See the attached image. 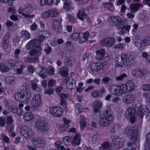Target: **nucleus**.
I'll return each instance as SVG.
<instances>
[{"label":"nucleus","instance_id":"nucleus-44","mask_svg":"<svg viewBox=\"0 0 150 150\" xmlns=\"http://www.w3.org/2000/svg\"><path fill=\"white\" fill-rule=\"evenodd\" d=\"M55 146L58 150H63L64 149V147L61 145V142L60 141H57L54 143Z\"/></svg>","mask_w":150,"mask_h":150},{"label":"nucleus","instance_id":"nucleus-11","mask_svg":"<svg viewBox=\"0 0 150 150\" xmlns=\"http://www.w3.org/2000/svg\"><path fill=\"white\" fill-rule=\"evenodd\" d=\"M124 139L117 136H114L112 139V143L113 148L115 149L122 147L125 143Z\"/></svg>","mask_w":150,"mask_h":150},{"label":"nucleus","instance_id":"nucleus-19","mask_svg":"<svg viewBox=\"0 0 150 150\" xmlns=\"http://www.w3.org/2000/svg\"><path fill=\"white\" fill-rule=\"evenodd\" d=\"M132 75L137 79L142 78L144 74V72L143 69H134L132 71Z\"/></svg>","mask_w":150,"mask_h":150},{"label":"nucleus","instance_id":"nucleus-5","mask_svg":"<svg viewBox=\"0 0 150 150\" xmlns=\"http://www.w3.org/2000/svg\"><path fill=\"white\" fill-rule=\"evenodd\" d=\"M121 64L129 67L133 63L134 57L132 55H130L127 53H122L121 54Z\"/></svg>","mask_w":150,"mask_h":150},{"label":"nucleus","instance_id":"nucleus-12","mask_svg":"<svg viewBox=\"0 0 150 150\" xmlns=\"http://www.w3.org/2000/svg\"><path fill=\"white\" fill-rule=\"evenodd\" d=\"M24 105L22 103H20L18 105L19 108L14 107L13 105H10L7 108L9 111L14 113L16 115L20 116L22 113L23 111L21 109L23 107Z\"/></svg>","mask_w":150,"mask_h":150},{"label":"nucleus","instance_id":"nucleus-17","mask_svg":"<svg viewBox=\"0 0 150 150\" xmlns=\"http://www.w3.org/2000/svg\"><path fill=\"white\" fill-rule=\"evenodd\" d=\"M114 38L108 37L102 40L101 43L102 45L103 46L109 47L114 45Z\"/></svg>","mask_w":150,"mask_h":150},{"label":"nucleus","instance_id":"nucleus-25","mask_svg":"<svg viewBox=\"0 0 150 150\" xmlns=\"http://www.w3.org/2000/svg\"><path fill=\"white\" fill-rule=\"evenodd\" d=\"M33 117V113L30 112L25 113L23 116V119L26 121L29 122L31 120Z\"/></svg>","mask_w":150,"mask_h":150},{"label":"nucleus","instance_id":"nucleus-60","mask_svg":"<svg viewBox=\"0 0 150 150\" xmlns=\"http://www.w3.org/2000/svg\"><path fill=\"white\" fill-rule=\"evenodd\" d=\"M32 44V43L31 40L26 45V48L28 50H30L33 47Z\"/></svg>","mask_w":150,"mask_h":150},{"label":"nucleus","instance_id":"nucleus-24","mask_svg":"<svg viewBox=\"0 0 150 150\" xmlns=\"http://www.w3.org/2000/svg\"><path fill=\"white\" fill-rule=\"evenodd\" d=\"M123 100L127 103H132L135 100V98L132 94H129L124 96Z\"/></svg>","mask_w":150,"mask_h":150},{"label":"nucleus","instance_id":"nucleus-10","mask_svg":"<svg viewBox=\"0 0 150 150\" xmlns=\"http://www.w3.org/2000/svg\"><path fill=\"white\" fill-rule=\"evenodd\" d=\"M97 59L99 61H103L104 62H107L109 59V57L106 54L104 49H101L98 50L96 51Z\"/></svg>","mask_w":150,"mask_h":150},{"label":"nucleus","instance_id":"nucleus-21","mask_svg":"<svg viewBox=\"0 0 150 150\" xmlns=\"http://www.w3.org/2000/svg\"><path fill=\"white\" fill-rule=\"evenodd\" d=\"M103 67V65L100 62L93 63L91 64V69L93 72H97L102 69Z\"/></svg>","mask_w":150,"mask_h":150},{"label":"nucleus","instance_id":"nucleus-20","mask_svg":"<svg viewBox=\"0 0 150 150\" xmlns=\"http://www.w3.org/2000/svg\"><path fill=\"white\" fill-rule=\"evenodd\" d=\"M88 11L85 9H82L80 10L79 12L77 14V17L82 21L86 18L88 17Z\"/></svg>","mask_w":150,"mask_h":150},{"label":"nucleus","instance_id":"nucleus-55","mask_svg":"<svg viewBox=\"0 0 150 150\" xmlns=\"http://www.w3.org/2000/svg\"><path fill=\"white\" fill-rule=\"evenodd\" d=\"M114 47L115 49H123L124 47V46L123 44L120 43L115 46Z\"/></svg>","mask_w":150,"mask_h":150},{"label":"nucleus","instance_id":"nucleus-2","mask_svg":"<svg viewBox=\"0 0 150 150\" xmlns=\"http://www.w3.org/2000/svg\"><path fill=\"white\" fill-rule=\"evenodd\" d=\"M99 124L102 127H107L110 125L114 119L112 112L110 109L108 108L104 112L100 113Z\"/></svg>","mask_w":150,"mask_h":150},{"label":"nucleus","instance_id":"nucleus-37","mask_svg":"<svg viewBox=\"0 0 150 150\" xmlns=\"http://www.w3.org/2000/svg\"><path fill=\"white\" fill-rule=\"evenodd\" d=\"M6 81L8 84H12L15 81L16 78L13 76H7L6 78Z\"/></svg>","mask_w":150,"mask_h":150},{"label":"nucleus","instance_id":"nucleus-32","mask_svg":"<svg viewBox=\"0 0 150 150\" xmlns=\"http://www.w3.org/2000/svg\"><path fill=\"white\" fill-rule=\"evenodd\" d=\"M62 19L56 20L53 21L52 23V27L53 28H57L61 25Z\"/></svg>","mask_w":150,"mask_h":150},{"label":"nucleus","instance_id":"nucleus-43","mask_svg":"<svg viewBox=\"0 0 150 150\" xmlns=\"http://www.w3.org/2000/svg\"><path fill=\"white\" fill-rule=\"evenodd\" d=\"M2 47L4 49H6L8 46V40H7L6 38H3L1 44Z\"/></svg>","mask_w":150,"mask_h":150},{"label":"nucleus","instance_id":"nucleus-46","mask_svg":"<svg viewBox=\"0 0 150 150\" xmlns=\"http://www.w3.org/2000/svg\"><path fill=\"white\" fill-rule=\"evenodd\" d=\"M127 75L126 74L123 73L119 76H117L116 77V79L117 81H122L125 79L127 78Z\"/></svg>","mask_w":150,"mask_h":150},{"label":"nucleus","instance_id":"nucleus-39","mask_svg":"<svg viewBox=\"0 0 150 150\" xmlns=\"http://www.w3.org/2000/svg\"><path fill=\"white\" fill-rule=\"evenodd\" d=\"M31 42L32 43V45L33 47L35 48H39L40 46V42H39L38 40L37 39H34L31 40Z\"/></svg>","mask_w":150,"mask_h":150},{"label":"nucleus","instance_id":"nucleus-50","mask_svg":"<svg viewBox=\"0 0 150 150\" xmlns=\"http://www.w3.org/2000/svg\"><path fill=\"white\" fill-rule=\"evenodd\" d=\"M67 18L71 23H74L75 22V18L73 16L70 15H68Z\"/></svg>","mask_w":150,"mask_h":150},{"label":"nucleus","instance_id":"nucleus-9","mask_svg":"<svg viewBox=\"0 0 150 150\" xmlns=\"http://www.w3.org/2000/svg\"><path fill=\"white\" fill-rule=\"evenodd\" d=\"M33 8L31 6H28L25 8L22 7L20 8L18 10V12L20 14H21L25 18H33L35 16L34 15H30L29 14L33 10Z\"/></svg>","mask_w":150,"mask_h":150},{"label":"nucleus","instance_id":"nucleus-59","mask_svg":"<svg viewBox=\"0 0 150 150\" xmlns=\"http://www.w3.org/2000/svg\"><path fill=\"white\" fill-rule=\"evenodd\" d=\"M146 141L148 144L150 145V132H148L146 135Z\"/></svg>","mask_w":150,"mask_h":150},{"label":"nucleus","instance_id":"nucleus-35","mask_svg":"<svg viewBox=\"0 0 150 150\" xmlns=\"http://www.w3.org/2000/svg\"><path fill=\"white\" fill-rule=\"evenodd\" d=\"M100 139V136L99 135L96 134L93 135L92 137L91 142L93 144H95L98 142Z\"/></svg>","mask_w":150,"mask_h":150},{"label":"nucleus","instance_id":"nucleus-29","mask_svg":"<svg viewBox=\"0 0 150 150\" xmlns=\"http://www.w3.org/2000/svg\"><path fill=\"white\" fill-rule=\"evenodd\" d=\"M63 8L66 11H68L72 8L71 2L69 0H66L64 2Z\"/></svg>","mask_w":150,"mask_h":150},{"label":"nucleus","instance_id":"nucleus-18","mask_svg":"<svg viewBox=\"0 0 150 150\" xmlns=\"http://www.w3.org/2000/svg\"><path fill=\"white\" fill-rule=\"evenodd\" d=\"M45 142V140L42 138H35L32 141V144L37 147L44 146Z\"/></svg>","mask_w":150,"mask_h":150},{"label":"nucleus","instance_id":"nucleus-26","mask_svg":"<svg viewBox=\"0 0 150 150\" xmlns=\"http://www.w3.org/2000/svg\"><path fill=\"white\" fill-rule=\"evenodd\" d=\"M143 5L139 4H134L131 5L130 6L131 12L132 13H135L137 11L139 8L142 7Z\"/></svg>","mask_w":150,"mask_h":150},{"label":"nucleus","instance_id":"nucleus-36","mask_svg":"<svg viewBox=\"0 0 150 150\" xmlns=\"http://www.w3.org/2000/svg\"><path fill=\"white\" fill-rule=\"evenodd\" d=\"M21 33L22 37L24 38L25 40L28 39L30 38V34L27 30H22Z\"/></svg>","mask_w":150,"mask_h":150},{"label":"nucleus","instance_id":"nucleus-47","mask_svg":"<svg viewBox=\"0 0 150 150\" xmlns=\"http://www.w3.org/2000/svg\"><path fill=\"white\" fill-rule=\"evenodd\" d=\"M52 50V48L48 45L47 44L45 45L44 51L46 52V55L49 54L51 52Z\"/></svg>","mask_w":150,"mask_h":150},{"label":"nucleus","instance_id":"nucleus-52","mask_svg":"<svg viewBox=\"0 0 150 150\" xmlns=\"http://www.w3.org/2000/svg\"><path fill=\"white\" fill-rule=\"evenodd\" d=\"M141 88L145 91H150V85L144 84L141 86Z\"/></svg>","mask_w":150,"mask_h":150},{"label":"nucleus","instance_id":"nucleus-56","mask_svg":"<svg viewBox=\"0 0 150 150\" xmlns=\"http://www.w3.org/2000/svg\"><path fill=\"white\" fill-rule=\"evenodd\" d=\"M5 119L4 117H0V125L1 127H4L5 125Z\"/></svg>","mask_w":150,"mask_h":150},{"label":"nucleus","instance_id":"nucleus-42","mask_svg":"<svg viewBox=\"0 0 150 150\" xmlns=\"http://www.w3.org/2000/svg\"><path fill=\"white\" fill-rule=\"evenodd\" d=\"M65 82L66 85L71 84H74L75 83V80L71 77H68L66 78L65 80Z\"/></svg>","mask_w":150,"mask_h":150},{"label":"nucleus","instance_id":"nucleus-58","mask_svg":"<svg viewBox=\"0 0 150 150\" xmlns=\"http://www.w3.org/2000/svg\"><path fill=\"white\" fill-rule=\"evenodd\" d=\"M2 136L3 137V139L4 141L6 143H9V139L8 137L5 135H2Z\"/></svg>","mask_w":150,"mask_h":150},{"label":"nucleus","instance_id":"nucleus-27","mask_svg":"<svg viewBox=\"0 0 150 150\" xmlns=\"http://www.w3.org/2000/svg\"><path fill=\"white\" fill-rule=\"evenodd\" d=\"M72 144L74 146L79 145L80 142V136L79 134H76L73 137Z\"/></svg>","mask_w":150,"mask_h":150},{"label":"nucleus","instance_id":"nucleus-40","mask_svg":"<svg viewBox=\"0 0 150 150\" xmlns=\"http://www.w3.org/2000/svg\"><path fill=\"white\" fill-rule=\"evenodd\" d=\"M49 10L50 16L51 17H55L58 15V13L57 10L56 9H54Z\"/></svg>","mask_w":150,"mask_h":150},{"label":"nucleus","instance_id":"nucleus-8","mask_svg":"<svg viewBox=\"0 0 150 150\" xmlns=\"http://www.w3.org/2000/svg\"><path fill=\"white\" fill-rule=\"evenodd\" d=\"M124 116L127 119L130 120L131 123H133L135 122L136 116L135 109L132 107L127 108L125 111Z\"/></svg>","mask_w":150,"mask_h":150},{"label":"nucleus","instance_id":"nucleus-45","mask_svg":"<svg viewBox=\"0 0 150 150\" xmlns=\"http://www.w3.org/2000/svg\"><path fill=\"white\" fill-rule=\"evenodd\" d=\"M13 124H6V128L8 132H12L13 130Z\"/></svg>","mask_w":150,"mask_h":150},{"label":"nucleus","instance_id":"nucleus-34","mask_svg":"<svg viewBox=\"0 0 150 150\" xmlns=\"http://www.w3.org/2000/svg\"><path fill=\"white\" fill-rule=\"evenodd\" d=\"M8 66L11 67H17L18 65V63L14 60H9L8 61Z\"/></svg>","mask_w":150,"mask_h":150},{"label":"nucleus","instance_id":"nucleus-48","mask_svg":"<svg viewBox=\"0 0 150 150\" xmlns=\"http://www.w3.org/2000/svg\"><path fill=\"white\" fill-rule=\"evenodd\" d=\"M14 120L11 116H9L6 117V124H13Z\"/></svg>","mask_w":150,"mask_h":150},{"label":"nucleus","instance_id":"nucleus-33","mask_svg":"<svg viewBox=\"0 0 150 150\" xmlns=\"http://www.w3.org/2000/svg\"><path fill=\"white\" fill-rule=\"evenodd\" d=\"M104 7L110 11H112L114 10V8L113 4L111 3L108 2L103 3Z\"/></svg>","mask_w":150,"mask_h":150},{"label":"nucleus","instance_id":"nucleus-51","mask_svg":"<svg viewBox=\"0 0 150 150\" xmlns=\"http://www.w3.org/2000/svg\"><path fill=\"white\" fill-rule=\"evenodd\" d=\"M80 33H75L71 35V38L73 39H77L80 38Z\"/></svg>","mask_w":150,"mask_h":150},{"label":"nucleus","instance_id":"nucleus-15","mask_svg":"<svg viewBox=\"0 0 150 150\" xmlns=\"http://www.w3.org/2000/svg\"><path fill=\"white\" fill-rule=\"evenodd\" d=\"M50 113L56 117H60L63 115V110L60 107H57L51 108L50 109Z\"/></svg>","mask_w":150,"mask_h":150},{"label":"nucleus","instance_id":"nucleus-22","mask_svg":"<svg viewBox=\"0 0 150 150\" xmlns=\"http://www.w3.org/2000/svg\"><path fill=\"white\" fill-rule=\"evenodd\" d=\"M150 45V38L149 37H146L141 40L139 46L142 49H144Z\"/></svg>","mask_w":150,"mask_h":150},{"label":"nucleus","instance_id":"nucleus-54","mask_svg":"<svg viewBox=\"0 0 150 150\" xmlns=\"http://www.w3.org/2000/svg\"><path fill=\"white\" fill-rule=\"evenodd\" d=\"M59 74H61L64 77L67 76L68 75V72L67 71L65 70H63L59 71Z\"/></svg>","mask_w":150,"mask_h":150},{"label":"nucleus","instance_id":"nucleus-53","mask_svg":"<svg viewBox=\"0 0 150 150\" xmlns=\"http://www.w3.org/2000/svg\"><path fill=\"white\" fill-rule=\"evenodd\" d=\"M50 16V15L49 12V10L45 11L42 14V17L44 18H46Z\"/></svg>","mask_w":150,"mask_h":150},{"label":"nucleus","instance_id":"nucleus-63","mask_svg":"<svg viewBox=\"0 0 150 150\" xmlns=\"http://www.w3.org/2000/svg\"><path fill=\"white\" fill-rule=\"evenodd\" d=\"M110 80V78L108 77H106L103 78L102 80V81L103 83L107 84Z\"/></svg>","mask_w":150,"mask_h":150},{"label":"nucleus","instance_id":"nucleus-4","mask_svg":"<svg viewBox=\"0 0 150 150\" xmlns=\"http://www.w3.org/2000/svg\"><path fill=\"white\" fill-rule=\"evenodd\" d=\"M125 22L118 16H112L110 18V25L114 27L116 26L118 29L124 28L125 27Z\"/></svg>","mask_w":150,"mask_h":150},{"label":"nucleus","instance_id":"nucleus-16","mask_svg":"<svg viewBox=\"0 0 150 150\" xmlns=\"http://www.w3.org/2000/svg\"><path fill=\"white\" fill-rule=\"evenodd\" d=\"M20 133L22 136L25 138L31 137L33 134V132L31 129L27 126L22 127L20 130Z\"/></svg>","mask_w":150,"mask_h":150},{"label":"nucleus","instance_id":"nucleus-7","mask_svg":"<svg viewBox=\"0 0 150 150\" xmlns=\"http://www.w3.org/2000/svg\"><path fill=\"white\" fill-rule=\"evenodd\" d=\"M35 126L37 131L42 133H44L48 130V124L42 120H37L35 123Z\"/></svg>","mask_w":150,"mask_h":150},{"label":"nucleus","instance_id":"nucleus-64","mask_svg":"<svg viewBox=\"0 0 150 150\" xmlns=\"http://www.w3.org/2000/svg\"><path fill=\"white\" fill-rule=\"evenodd\" d=\"M28 71L30 73H33L34 71V68L32 65H29L28 69Z\"/></svg>","mask_w":150,"mask_h":150},{"label":"nucleus","instance_id":"nucleus-62","mask_svg":"<svg viewBox=\"0 0 150 150\" xmlns=\"http://www.w3.org/2000/svg\"><path fill=\"white\" fill-rule=\"evenodd\" d=\"M45 39V37L43 35H42L39 37L37 40H38L39 42H40V43L41 44L42 42H43Z\"/></svg>","mask_w":150,"mask_h":150},{"label":"nucleus","instance_id":"nucleus-3","mask_svg":"<svg viewBox=\"0 0 150 150\" xmlns=\"http://www.w3.org/2000/svg\"><path fill=\"white\" fill-rule=\"evenodd\" d=\"M30 96V92L26 85H23L21 87L19 92L15 95V98L18 101L27 103Z\"/></svg>","mask_w":150,"mask_h":150},{"label":"nucleus","instance_id":"nucleus-1","mask_svg":"<svg viewBox=\"0 0 150 150\" xmlns=\"http://www.w3.org/2000/svg\"><path fill=\"white\" fill-rule=\"evenodd\" d=\"M134 88L133 82L129 81L125 84L121 86L112 85L110 87V90L112 94L119 96L132 91Z\"/></svg>","mask_w":150,"mask_h":150},{"label":"nucleus","instance_id":"nucleus-49","mask_svg":"<svg viewBox=\"0 0 150 150\" xmlns=\"http://www.w3.org/2000/svg\"><path fill=\"white\" fill-rule=\"evenodd\" d=\"M118 129V126L117 124L114 125L112 126L110 132L111 133H113L116 132Z\"/></svg>","mask_w":150,"mask_h":150},{"label":"nucleus","instance_id":"nucleus-28","mask_svg":"<svg viewBox=\"0 0 150 150\" xmlns=\"http://www.w3.org/2000/svg\"><path fill=\"white\" fill-rule=\"evenodd\" d=\"M75 61L74 58L72 57H70L66 61L65 64L67 66L71 67L74 66Z\"/></svg>","mask_w":150,"mask_h":150},{"label":"nucleus","instance_id":"nucleus-41","mask_svg":"<svg viewBox=\"0 0 150 150\" xmlns=\"http://www.w3.org/2000/svg\"><path fill=\"white\" fill-rule=\"evenodd\" d=\"M0 70L2 73H5L8 71L9 68L3 64H0Z\"/></svg>","mask_w":150,"mask_h":150},{"label":"nucleus","instance_id":"nucleus-57","mask_svg":"<svg viewBox=\"0 0 150 150\" xmlns=\"http://www.w3.org/2000/svg\"><path fill=\"white\" fill-rule=\"evenodd\" d=\"M39 75L41 77L43 78H44L46 77L45 71V69H42L41 70L39 73Z\"/></svg>","mask_w":150,"mask_h":150},{"label":"nucleus","instance_id":"nucleus-6","mask_svg":"<svg viewBox=\"0 0 150 150\" xmlns=\"http://www.w3.org/2000/svg\"><path fill=\"white\" fill-rule=\"evenodd\" d=\"M124 134L128 136L131 141L137 140L138 134L137 131L131 127H128L124 131Z\"/></svg>","mask_w":150,"mask_h":150},{"label":"nucleus","instance_id":"nucleus-14","mask_svg":"<svg viewBox=\"0 0 150 150\" xmlns=\"http://www.w3.org/2000/svg\"><path fill=\"white\" fill-rule=\"evenodd\" d=\"M144 107L143 105H141L138 108L137 110V114L141 118H143L144 117L146 118L149 115L148 109L145 106Z\"/></svg>","mask_w":150,"mask_h":150},{"label":"nucleus","instance_id":"nucleus-13","mask_svg":"<svg viewBox=\"0 0 150 150\" xmlns=\"http://www.w3.org/2000/svg\"><path fill=\"white\" fill-rule=\"evenodd\" d=\"M31 105L33 107L36 108L42 105L41 96L39 94L35 95L31 102Z\"/></svg>","mask_w":150,"mask_h":150},{"label":"nucleus","instance_id":"nucleus-30","mask_svg":"<svg viewBox=\"0 0 150 150\" xmlns=\"http://www.w3.org/2000/svg\"><path fill=\"white\" fill-rule=\"evenodd\" d=\"M83 37L81 38L79 40V42L80 44H82L86 41L90 35L88 32L87 31L83 33Z\"/></svg>","mask_w":150,"mask_h":150},{"label":"nucleus","instance_id":"nucleus-31","mask_svg":"<svg viewBox=\"0 0 150 150\" xmlns=\"http://www.w3.org/2000/svg\"><path fill=\"white\" fill-rule=\"evenodd\" d=\"M41 49L39 50H31L29 52V54L31 56L36 55L37 56L41 55Z\"/></svg>","mask_w":150,"mask_h":150},{"label":"nucleus","instance_id":"nucleus-38","mask_svg":"<svg viewBox=\"0 0 150 150\" xmlns=\"http://www.w3.org/2000/svg\"><path fill=\"white\" fill-rule=\"evenodd\" d=\"M137 141L136 140L134 142L131 141L130 142H128L127 144V145L128 146V147L124 149L123 150H136L135 148L134 147H131V146L132 145L136 143Z\"/></svg>","mask_w":150,"mask_h":150},{"label":"nucleus","instance_id":"nucleus-23","mask_svg":"<svg viewBox=\"0 0 150 150\" xmlns=\"http://www.w3.org/2000/svg\"><path fill=\"white\" fill-rule=\"evenodd\" d=\"M102 103L99 100L95 101L92 104V105L95 112H98L102 106Z\"/></svg>","mask_w":150,"mask_h":150},{"label":"nucleus","instance_id":"nucleus-61","mask_svg":"<svg viewBox=\"0 0 150 150\" xmlns=\"http://www.w3.org/2000/svg\"><path fill=\"white\" fill-rule=\"evenodd\" d=\"M7 12L8 13L11 12L14 14H15L16 13V11L15 8L14 7H11L8 8V9Z\"/></svg>","mask_w":150,"mask_h":150}]
</instances>
